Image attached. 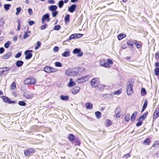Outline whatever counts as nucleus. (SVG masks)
Here are the masks:
<instances>
[{
  "label": "nucleus",
  "mask_w": 159,
  "mask_h": 159,
  "mask_svg": "<svg viewBox=\"0 0 159 159\" xmlns=\"http://www.w3.org/2000/svg\"><path fill=\"white\" fill-rule=\"evenodd\" d=\"M68 139L72 143L75 139V136L73 134H70L68 136Z\"/></svg>",
  "instance_id": "29"
},
{
  "label": "nucleus",
  "mask_w": 159,
  "mask_h": 159,
  "mask_svg": "<svg viewBox=\"0 0 159 159\" xmlns=\"http://www.w3.org/2000/svg\"><path fill=\"white\" fill-rule=\"evenodd\" d=\"M107 62L108 64L109 63L110 64H112L113 63L112 61L110 59H107Z\"/></svg>",
  "instance_id": "57"
},
{
  "label": "nucleus",
  "mask_w": 159,
  "mask_h": 159,
  "mask_svg": "<svg viewBox=\"0 0 159 159\" xmlns=\"http://www.w3.org/2000/svg\"><path fill=\"white\" fill-rule=\"evenodd\" d=\"M11 42L10 41H8L6 43L4 44V47L6 48H7L9 47L10 45L11 44Z\"/></svg>",
  "instance_id": "52"
},
{
  "label": "nucleus",
  "mask_w": 159,
  "mask_h": 159,
  "mask_svg": "<svg viewBox=\"0 0 159 159\" xmlns=\"http://www.w3.org/2000/svg\"><path fill=\"white\" fill-rule=\"evenodd\" d=\"M58 13V11H53L52 12V16L53 17H55Z\"/></svg>",
  "instance_id": "48"
},
{
  "label": "nucleus",
  "mask_w": 159,
  "mask_h": 159,
  "mask_svg": "<svg viewBox=\"0 0 159 159\" xmlns=\"http://www.w3.org/2000/svg\"><path fill=\"white\" fill-rule=\"evenodd\" d=\"M37 45L35 47V50L38 49L40 47L41 45V43L40 41H38L37 42Z\"/></svg>",
  "instance_id": "43"
},
{
  "label": "nucleus",
  "mask_w": 159,
  "mask_h": 159,
  "mask_svg": "<svg viewBox=\"0 0 159 159\" xmlns=\"http://www.w3.org/2000/svg\"><path fill=\"white\" fill-rule=\"evenodd\" d=\"M11 55L12 53L11 52H9L3 55L2 57V58L4 59H8L11 56Z\"/></svg>",
  "instance_id": "23"
},
{
  "label": "nucleus",
  "mask_w": 159,
  "mask_h": 159,
  "mask_svg": "<svg viewBox=\"0 0 159 159\" xmlns=\"http://www.w3.org/2000/svg\"><path fill=\"white\" fill-rule=\"evenodd\" d=\"M134 40L132 41V40H128L127 41V44L129 47L130 48H134Z\"/></svg>",
  "instance_id": "17"
},
{
  "label": "nucleus",
  "mask_w": 159,
  "mask_h": 159,
  "mask_svg": "<svg viewBox=\"0 0 159 159\" xmlns=\"http://www.w3.org/2000/svg\"><path fill=\"white\" fill-rule=\"evenodd\" d=\"M55 1L54 0H48V2L49 4H54L55 3Z\"/></svg>",
  "instance_id": "59"
},
{
  "label": "nucleus",
  "mask_w": 159,
  "mask_h": 159,
  "mask_svg": "<svg viewBox=\"0 0 159 159\" xmlns=\"http://www.w3.org/2000/svg\"><path fill=\"white\" fill-rule=\"evenodd\" d=\"M21 7H18L16 8V15H18L19 13L21 11Z\"/></svg>",
  "instance_id": "49"
},
{
  "label": "nucleus",
  "mask_w": 159,
  "mask_h": 159,
  "mask_svg": "<svg viewBox=\"0 0 159 159\" xmlns=\"http://www.w3.org/2000/svg\"><path fill=\"white\" fill-rule=\"evenodd\" d=\"M34 149L33 148H30L24 151V153L25 155L29 156L33 154Z\"/></svg>",
  "instance_id": "10"
},
{
  "label": "nucleus",
  "mask_w": 159,
  "mask_h": 159,
  "mask_svg": "<svg viewBox=\"0 0 159 159\" xmlns=\"http://www.w3.org/2000/svg\"><path fill=\"white\" fill-rule=\"evenodd\" d=\"M72 143H73L75 145H80V142L78 139H74L73 142H72Z\"/></svg>",
  "instance_id": "27"
},
{
  "label": "nucleus",
  "mask_w": 159,
  "mask_h": 159,
  "mask_svg": "<svg viewBox=\"0 0 159 159\" xmlns=\"http://www.w3.org/2000/svg\"><path fill=\"white\" fill-rule=\"evenodd\" d=\"M121 93V90L119 89L117 91H115L113 92V94L115 95H119Z\"/></svg>",
  "instance_id": "46"
},
{
  "label": "nucleus",
  "mask_w": 159,
  "mask_h": 159,
  "mask_svg": "<svg viewBox=\"0 0 159 159\" xmlns=\"http://www.w3.org/2000/svg\"><path fill=\"white\" fill-rule=\"evenodd\" d=\"M16 85L15 82H13L10 86V89L11 90H13L16 88Z\"/></svg>",
  "instance_id": "41"
},
{
  "label": "nucleus",
  "mask_w": 159,
  "mask_h": 159,
  "mask_svg": "<svg viewBox=\"0 0 159 159\" xmlns=\"http://www.w3.org/2000/svg\"><path fill=\"white\" fill-rule=\"evenodd\" d=\"M47 24H46L44 25H42L40 27L41 30H44L45 28H46V27H47Z\"/></svg>",
  "instance_id": "56"
},
{
  "label": "nucleus",
  "mask_w": 159,
  "mask_h": 159,
  "mask_svg": "<svg viewBox=\"0 0 159 159\" xmlns=\"http://www.w3.org/2000/svg\"><path fill=\"white\" fill-rule=\"evenodd\" d=\"M155 75L158 76V79H159V68H156L154 70Z\"/></svg>",
  "instance_id": "32"
},
{
  "label": "nucleus",
  "mask_w": 159,
  "mask_h": 159,
  "mask_svg": "<svg viewBox=\"0 0 159 159\" xmlns=\"http://www.w3.org/2000/svg\"><path fill=\"white\" fill-rule=\"evenodd\" d=\"M44 70L47 73H50L56 71L55 69L51 67L46 66L44 68Z\"/></svg>",
  "instance_id": "7"
},
{
  "label": "nucleus",
  "mask_w": 159,
  "mask_h": 159,
  "mask_svg": "<svg viewBox=\"0 0 159 159\" xmlns=\"http://www.w3.org/2000/svg\"><path fill=\"white\" fill-rule=\"evenodd\" d=\"M28 12L29 14L30 15H31L33 13V11L31 8H29L28 9Z\"/></svg>",
  "instance_id": "60"
},
{
  "label": "nucleus",
  "mask_w": 159,
  "mask_h": 159,
  "mask_svg": "<svg viewBox=\"0 0 159 159\" xmlns=\"http://www.w3.org/2000/svg\"><path fill=\"white\" fill-rule=\"evenodd\" d=\"M33 52L32 50H27L25 52V59L26 60H28L30 59L32 57Z\"/></svg>",
  "instance_id": "5"
},
{
  "label": "nucleus",
  "mask_w": 159,
  "mask_h": 159,
  "mask_svg": "<svg viewBox=\"0 0 159 159\" xmlns=\"http://www.w3.org/2000/svg\"><path fill=\"white\" fill-rule=\"evenodd\" d=\"M36 82V80L35 79L33 78H30L26 79L24 83L25 84H34Z\"/></svg>",
  "instance_id": "3"
},
{
  "label": "nucleus",
  "mask_w": 159,
  "mask_h": 159,
  "mask_svg": "<svg viewBox=\"0 0 159 159\" xmlns=\"http://www.w3.org/2000/svg\"><path fill=\"white\" fill-rule=\"evenodd\" d=\"M89 78V75L84 76L81 77L77 79L78 83H81L87 81Z\"/></svg>",
  "instance_id": "6"
},
{
  "label": "nucleus",
  "mask_w": 159,
  "mask_h": 159,
  "mask_svg": "<svg viewBox=\"0 0 159 159\" xmlns=\"http://www.w3.org/2000/svg\"><path fill=\"white\" fill-rule=\"evenodd\" d=\"M70 55V52L69 51H65L62 54V56L63 57H69Z\"/></svg>",
  "instance_id": "31"
},
{
  "label": "nucleus",
  "mask_w": 159,
  "mask_h": 159,
  "mask_svg": "<svg viewBox=\"0 0 159 159\" xmlns=\"http://www.w3.org/2000/svg\"><path fill=\"white\" fill-rule=\"evenodd\" d=\"M112 124V122L109 120H107L106 123V125L107 127H109L111 126Z\"/></svg>",
  "instance_id": "39"
},
{
  "label": "nucleus",
  "mask_w": 159,
  "mask_h": 159,
  "mask_svg": "<svg viewBox=\"0 0 159 159\" xmlns=\"http://www.w3.org/2000/svg\"><path fill=\"white\" fill-rule=\"evenodd\" d=\"M70 15L69 14H66L65 17L64 21L66 23H68L69 22Z\"/></svg>",
  "instance_id": "26"
},
{
  "label": "nucleus",
  "mask_w": 159,
  "mask_h": 159,
  "mask_svg": "<svg viewBox=\"0 0 159 159\" xmlns=\"http://www.w3.org/2000/svg\"><path fill=\"white\" fill-rule=\"evenodd\" d=\"M75 39L74 34H72L71 35L68 39L67 40L68 41H69L70 40Z\"/></svg>",
  "instance_id": "53"
},
{
  "label": "nucleus",
  "mask_w": 159,
  "mask_h": 159,
  "mask_svg": "<svg viewBox=\"0 0 159 159\" xmlns=\"http://www.w3.org/2000/svg\"><path fill=\"white\" fill-rule=\"evenodd\" d=\"M148 114V112L146 111L139 117V120H141L143 121L146 118Z\"/></svg>",
  "instance_id": "18"
},
{
  "label": "nucleus",
  "mask_w": 159,
  "mask_h": 159,
  "mask_svg": "<svg viewBox=\"0 0 159 159\" xmlns=\"http://www.w3.org/2000/svg\"><path fill=\"white\" fill-rule=\"evenodd\" d=\"M61 28V26L60 25H55L54 27V30H58Z\"/></svg>",
  "instance_id": "47"
},
{
  "label": "nucleus",
  "mask_w": 159,
  "mask_h": 159,
  "mask_svg": "<svg viewBox=\"0 0 159 159\" xmlns=\"http://www.w3.org/2000/svg\"><path fill=\"white\" fill-rule=\"evenodd\" d=\"M21 54H22L21 52H19L15 55V57L16 58H19L20 57V56L21 55Z\"/></svg>",
  "instance_id": "55"
},
{
  "label": "nucleus",
  "mask_w": 159,
  "mask_h": 159,
  "mask_svg": "<svg viewBox=\"0 0 159 159\" xmlns=\"http://www.w3.org/2000/svg\"><path fill=\"white\" fill-rule=\"evenodd\" d=\"M155 57L157 59H159V53L156 52L155 54Z\"/></svg>",
  "instance_id": "62"
},
{
  "label": "nucleus",
  "mask_w": 159,
  "mask_h": 159,
  "mask_svg": "<svg viewBox=\"0 0 159 159\" xmlns=\"http://www.w3.org/2000/svg\"><path fill=\"white\" fill-rule=\"evenodd\" d=\"M5 51L4 49L2 48L1 47L0 48V54H2Z\"/></svg>",
  "instance_id": "64"
},
{
  "label": "nucleus",
  "mask_w": 159,
  "mask_h": 159,
  "mask_svg": "<svg viewBox=\"0 0 159 159\" xmlns=\"http://www.w3.org/2000/svg\"><path fill=\"white\" fill-rule=\"evenodd\" d=\"M19 105L20 106H24L26 105V103L23 101H20L18 103Z\"/></svg>",
  "instance_id": "45"
},
{
  "label": "nucleus",
  "mask_w": 159,
  "mask_h": 159,
  "mask_svg": "<svg viewBox=\"0 0 159 159\" xmlns=\"http://www.w3.org/2000/svg\"><path fill=\"white\" fill-rule=\"evenodd\" d=\"M73 52L74 54H78V56L80 57H81L83 54V52H81V50L78 48L74 49Z\"/></svg>",
  "instance_id": "11"
},
{
  "label": "nucleus",
  "mask_w": 159,
  "mask_h": 159,
  "mask_svg": "<svg viewBox=\"0 0 159 159\" xmlns=\"http://www.w3.org/2000/svg\"><path fill=\"white\" fill-rule=\"evenodd\" d=\"M64 2L63 0H60L58 2V6L59 8H61L63 6Z\"/></svg>",
  "instance_id": "35"
},
{
  "label": "nucleus",
  "mask_w": 159,
  "mask_h": 159,
  "mask_svg": "<svg viewBox=\"0 0 159 159\" xmlns=\"http://www.w3.org/2000/svg\"><path fill=\"white\" fill-rule=\"evenodd\" d=\"M76 7V4H73L68 7V11L71 13H73L75 11Z\"/></svg>",
  "instance_id": "13"
},
{
  "label": "nucleus",
  "mask_w": 159,
  "mask_h": 159,
  "mask_svg": "<svg viewBox=\"0 0 159 159\" xmlns=\"http://www.w3.org/2000/svg\"><path fill=\"white\" fill-rule=\"evenodd\" d=\"M17 22L18 24V26L17 27V30H20V19H18L17 20Z\"/></svg>",
  "instance_id": "54"
},
{
  "label": "nucleus",
  "mask_w": 159,
  "mask_h": 159,
  "mask_svg": "<svg viewBox=\"0 0 159 159\" xmlns=\"http://www.w3.org/2000/svg\"><path fill=\"white\" fill-rule=\"evenodd\" d=\"M130 115L129 113L127 114L125 116V120L126 121H128L130 119Z\"/></svg>",
  "instance_id": "38"
},
{
  "label": "nucleus",
  "mask_w": 159,
  "mask_h": 159,
  "mask_svg": "<svg viewBox=\"0 0 159 159\" xmlns=\"http://www.w3.org/2000/svg\"><path fill=\"white\" fill-rule=\"evenodd\" d=\"M150 143V140L149 138H147L143 142V144L145 145H148Z\"/></svg>",
  "instance_id": "34"
},
{
  "label": "nucleus",
  "mask_w": 159,
  "mask_h": 159,
  "mask_svg": "<svg viewBox=\"0 0 159 159\" xmlns=\"http://www.w3.org/2000/svg\"><path fill=\"white\" fill-rule=\"evenodd\" d=\"M75 36V39H78L79 38L81 37H82L83 35V34H74Z\"/></svg>",
  "instance_id": "44"
},
{
  "label": "nucleus",
  "mask_w": 159,
  "mask_h": 159,
  "mask_svg": "<svg viewBox=\"0 0 159 159\" xmlns=\"http://www.w3.org/2000/svg\"><path fill=\"white\" fill-rule=\"evenodd\" d=\"M147 104H148L147 101V100H145L144 102V103L143 104V107L146 108L147 107Z\"/></svg>",
  "instance_id": "61"
},
{
  "label": "nucleus",
  "mask_w": 159,
  "mask_h": 159,
  "mask_svg": "<svg viewBox=\"0 0 159 159\" xmlns=\"http://www.w3.org/2000/svg\"><path fill=\"white\" fill-rule=\"evenodd\" d=\"M60 98L61 100L63 101H67L69 98V97L68 96H64L63 95H61L60 96Z\"/></svg>",
  "instance_id": "33"
},
{
  "label": "nucleus",
  "mask_w": 159,
  "mask_h": 159,
  "mask_svg": "<svg viewBox=\"0 0 159 159\" xmlns=\"http://www.w3.org/2000/svg\"><path fill=\"white\" fill-rule=\"evenodd\" d=\"M126 37V35L124 34H120L117 36L118 39L119 40H121L122 39Z\"/></svg>",
  "instance_id": "24"
},
{
  "label": "nucleus",
  "mask_w": 159,
  "mask_h": 159,
  "mask_svg": "<svg viewBox=\"0 0 159 159\" xmlns=\"http://www.w3.org/2000/svg\"><path fill=\"white\" fill-rule=\"evenodd\" d=\"M55 66L57 67H61L62 66V65L61 63L59 62H56L55 63Z\"/></svg>",
  "instance_id": "51"
},
{
  "label": "nucleus",
  "mask_w": 159,
  "mask_h": 159,
  "mask_svg": "<svg viewBox=\"0 0 159 159\" xmlns=\"http://www.w3.org/2000/svg\"><path fill=\"white\" fill-rule=\"evenodd\" d=\"M121 108L120 107H118L116 108L115 111V114H116V117L117 118H119L120 116L119 114L120 113Z\"/></svg>",
  "instance_id": "15"
},
{
  "label": "nucleus",
  "mask_w": 159,
  "mask_h": 159,
  "mask_svg": "<svg viewBox=\"0 0 159 159\" xmlns=\"http://www.w3.org/2000/svg\"><path fill=\"white\" fill-rule=\"evenodd\" d=\"M80 89V88L79 86H76L72 89V93L74 94H75L78 93Z\"/></svg>",
  "instance_id": "16"
},
{
  "label": "nucleus",
  "mask_w": 159,
  "mask_h": 159,
  "mask_svg": "<svg viewBox=\"0 0 159 159\" xmlns=\"http://www.w3.org/2000/svg\"><path fill=\"white\" fill-rule=\"evenodd\" d=\"M57 9V7L55 5H52L49 7V10L52 11H56Z\"/></svg>",
  "instance_id": "19"
},
{
  "label": "nucleus",
  "mask_w": 159,
  "mask_h": 159,
  "mask_svg": "<svg viewBox=\"0 0 159 159\" xmlns=\"http://www.w3.org/2000/svg\"><path fill=\"white\" fill-rule=\"evenodd\" d=\"M66 75L69 76H70L72 75V70L71 71L70 70H66Z\"/></svg>",
  "instance_id": "40"
},
{
  "label": "nucleus",
  "mask_w": 159,
  "mask_h": 159,
  "mask_svg": "<svg viewBox=\"0 0 159 159\" xmlns=\"http://www.w3.org/2000/svg\"><path fill=\"white\" fill-rule=\"evenodd\" d=\"M9 70L10 69L8 67H4L0 68V74L4 75H7L8 73L7 71H9Z\"/></svg>",
  "instance_id": "8"
},
{
  "label": "nucleus",
  "mask_w": 159,
  "mask_h": 159,
  "mask_svg": "<svg viewBox=\"0 0 159 159\" xmlns=\"http://www.w3.org/2000/svg\"><path fill=\"white\" fill-rule=\"evenodd\" d=\"M95 114L96 117L99 119L101 116V113L99 111H97L95 112Z\"/></svg>",
  "instance_id": "37"
},
{
  "label": "nucleus",
  "mask_w": 159,
  "mask_h": 159,
  "mask_svg": "<svg viewBox=\"0 0 159 159\" xmlns=\"http://www.w3.org/2000/svg\"><path fill=\"white\" fill-rule=\"evenodd\" d=\"M99 79L98 78L93 79L91 80V84L93 87H97L99 85Z\"/></svg>",
  "instance_id": "4"
},
{
  "label": "nucleus",
  "mask_w": 159,
  "mask_h": 159,
  "mask_svg": "<svg viewBox=\"0 0 159 159\" xmlns=\"http://www.w3.org/2000/svg\"><path fill=\"white\" fill-rule=\"evenodd\" d=\"M138 122L136 123V126H139L142 125L143 123L142 121L143 120H138Z\"/></svg>",
  "instance_id": "50"
},
{
  "label": "nucleus",
  "mask_w": 159,
  "mask_h": 159,
  "mask_svg": "<svg viewBox=\"0 0 159 159\" xmlns=\"http://www.w3.org/2000/svg\"><path fill=\"white\" fill-rule=\"evenodd\" d=\"M154 118H157L159 116V107H157V108L153 114Z\"/></svg>",
  "instance_id": "20"
},
{
  "label": "nucleus",
  "mask_w": 159,
  "mask_h": 159,
  "mask_svg": "<svg viewBox=\"0 0 159 159\" xmlns=\"http://www.w3.org/2000/svg\"><path fill=\"white\" fill-rule=\"evenodd\" d=\"M133 83L130 82L128 83L127 85L126 91L128 95H131L134 92L133 89Z\"/></svg>",
  "instance_id": "2"
},
{
  "label": "nucleus",
  "mask_w": 159,
  "mask_h": 159,
  "mask_svg": "<svg viewBox=\"0 0 159 159\" xmlns=\"http://www.w3.org/2000/svg\"><path fill=\"white\" fill-rule=\"evenodd\" d=\"M134 43L136 45L137 47L138 48H141L140 44L142 43L136 40H134Z\"/></svg>",
  "instance_id": "28"
},
{
  "label": "nucleus",
  "mask_w": 159,
  "mask_h": 159,
  "mask_svg": "<svg viewBox=\"0 0 159 159\" xmlns=\"http://www.w3.org/2000/svg\"><path fill=\"white\" fill-rule=\"evenodd\" d=\"M130 157V155L129 153H128L126 154H125L123 156V157H125L126 158H128Z\"/></svg>",
  "instance_id": "63"
},
{
  "label": "nucleus",
  "mask_w": 159,
  "mask_h": 159,
  "mask_svg": "<svg viewBox=\"0 0 159 159\" xmlns=\"http://www.w3.org/2000/svg\"><path fill=\"white\" fill-rule=\"evenodd\" d=\"M137 112L136 111L134 112L132 114V116L131 117V120L132 121H134L136 117V116L137 115Z\"/></svg>",
  "instance_id": "30"
},
{
  "label": "nucleus",
  "mask_w": 159,
  "mask_h": 159,
  "mask_svg": "<svg viewBox=\"0 0 159 159\" xmlns=\"http://www.w3.org/2000/svg\"><path fill=\"white\" fill-rule=\"evenodd\" d=\"M47 20L48 22L49 21V16L48 14L47 13L43 15L42 19V23L43 24L45 20Z\"/></svg>",
  "instance_id": "14"
},
{
  "label": "nucleus",
  "mask_w": 159,
  "mask_h": 159,
  "mask_svg": "<svg viewBox=\"0 0 159 159\" xmlns=\"http://www.w3.org/2000/svg\"><path fill=\"white\" fill-rule=\"evenodd\" d=\"M11 7V5L10 4H5L4 5V8L6 11L9 10Z\"/></svg>",
  "instance_id": "36"
},
{
  "label": "nucleus",
  "mask_w": 159,
  "mask_h": 159,
  "mask_svg": "<svg viewBox=\"0 0 159 159\" xmlns=\"http://www.w3.org/2000/svg\"><path fill=\"white\" fill-rule=\"evenodd\" d=\"M84 71L83 67L74 68L72 70V75H77L82 73Z\"/></svg>",
  "instance_id": "1"
},
{
  "label": "nucleus",
  "mask_w": 159,
  "mask_h": 159,
  "mask_svg": "<svg viewBox=\"0 0 159 159\" xmlns=\"http://www.w3.org/2000/svg\"><path fill=\"white\" fill-rule=\"evenodd\" d=\"M75 83L73 81V79L72 78H71L70 80L68 86L70 87H71L75 85Z\"/></svg>",
  "instance_id": "21"
},
{
  "label": "nucleus",
  "mask_w": 159,
  "mask_h": 159,
  "mask_svg": "<svg viewBox=\"0 0 159 159\" xmlns=\"http://www.w3.org/2000/svg\"><path fill=\"white\" fill-rule=\"evenodd\" d=\"M85 106L87 109H91L93 108V105L90 102H87L85 104Z\"/></svg>",
  "instance_id": "25"
},
{
  "label": "nucleus",
  "mask_w": 159,
  "mask_h": 159,
  "mask_svg": "<svg viewBox=\"0 0 159 159\" xmlns=\"http://www.w3.org/2000/svg\"><path fill=\"white\" fill-rule=\"evenodd\" d=\"M3 100V101L5 102L8 103L9 104L11 103H16L15 101H11L10 100V99L9 98L5 96H2L1 97Z\"/></svg>",
  "instance_id": "9"
},
{
  "label": "nucleus",
  "mask_w": 159,
  "mask_h": 159,
  "mask_svg": "<svg viewBox=\"0 0 159 159\" xmlns=\"http://www.w3.org/2000/svg\"><path fill=\"white\" fill-rule=\"evenodd\" d=\"M16 64L17 67H20L23 65L24 62L21 60H18L16 61Z\"/></svg>",
  "instance_id": "22"
},
{
  "label": "nucleus",
  "mask_w": 159,
  "mask_h": 159,
  "mask_svg": "<svg viewBox=\"0 0 159 159\" xmlns=\"http://www.w3.org/2000/svg\"><path fill=\"white\" fill-rule=\"evenodd\" d=\"M100 64L102 66L105 67L109 68L110 67V65L107 62H106L104 60H101L100 62Z\"/></svg>",
  "instance_id": "12"
},
{
  "label": "nucleus",
  "mask_w": 159,
  "mask_h": 159,
  "mask_svg": "<svg viewBox=\"0 0 159 159\" xmlns=\"http://www.w3.org/2000/svg\"><path fill=\"white\" fill-rule=\"evenodd\" d=\"M146 92L145 88H143L141 89V95L142 96H144L146 94Z\"/></svg>",
  "instance_id": "42"
},
{
  "label": "nucleus",
  "mask_w": 159,
  "mask_h": 159,
  "mask_svg": "<svg viewBox=\"0 0 159 159\" xmlns=\"http://www.w3.org/2000/svg\"><path fill=\"white\" fill-rule=\"evenodd\" d=\"M4 24V21L3 19H0V26H3Z\"/></svg>",
  "instance_id": "58"
}]
</instances>
